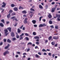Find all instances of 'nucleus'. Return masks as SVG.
Returning a JSON list of instances; mask_svg holds the SVG:
<instances>
[{
    "mask_svg": "<svg viewBox=\"0 0 60 60\" xmlns=\"http://www.w3.org/2000/svg\"><path fill=\"white\" fill-rule=\"evenodd\" d=\"M11 15V14H10V13H9V14L7 16V17L8 18V19H9V18H10V15Z\"/></svg>",
    "mask_w": 60,
    "mask_h": 60,
    "instance_id": "obj_16",
    "label": "nucleus"
},
{
    "mask_svg": "<svg viewBox=\"0 0 60 60\" xmlns=\"http://www.w3.org/2000/svg\"><path fill=\"white\" fill-rule=\"evenodd\" d=\"M44 55H47V53L46 52H44Z\"/></svg>",
    "mask_w": 60,
    "mask_h": 60,
    "instance_id": "obj_60",
    "label": "nucleus"
},
{
    "mask_svg": "<svg viewBox=\"0 0 60 60\" xmlns=\"http://www.w3.org/2000/svg\"><path fill=\"white\" fill-rule=\"evenodd\" d=\"M11 36L12 37H14L15 36V34L13 32H12L11 34Z\"/></svg>",
    "mask_w": 60,
    "mask_h": 60,
    "instance_id": "obj_8",
    "label": "nucleus"
},
{
    "mask_svg": "<svg viewBox=\"0 0 60 60\" xmlns=\"http://www.w3.org/2000/svg\"><path fill=\"white\" fill-rule=\"evenodd\" d=\"M58 26L56 25L55 26V29H58Z\"/></svg>",
    "mask_w": 60,
    "mask_h": 60,
    "instance_id": "obj_29",
    "label": "nucleus"
},
{
    "mask_svg": "<svg viewBox=\"0 0 60 60\" xmlns=\"http://www.w3.org/2000/svg\"><path fill=\"white\" fill-rule=\"evenodd\" d=\"M10 46V45L9 44H8V45L5 48V49H7L8 48H9V47Z\"/></svg>",
    "mask_w": 60,
    "mask_h": 60,
    "instance_id": "obj_14",
    "label": "nucleus"
},
{
    "mask_svg": "<svg viewBox=\"0 0 60 60\" xmlns=\"http://www.w3.org/2000/svg\"><path fill=\"white\" fill-rule=\"evenodd\" d=\"M0 26H1V27H4V24H3L2 23H0Z\"/></svg>",
    "mask_w": 60,
    "mask_h": 60,
    "instance_id": "obj_17",
    "label": "nucleus"
},
{
    "mask_svg": "<svg viewBox=\"0 0 60 60\" xmlns=\"http://www.w3.org/2000/svg\"><path fill=\"white\" fill-rule=\"evenodd\" d=\"M34 38L35 39H39V37L37 36H36L34 37Z\"/></svg>",
    "mask_w": 60,
    "mask_h": 60,
    "instance_id": "obj_18",
    "label": "nucleus"
},
{
    "mask_svg": "<svg viewBox=\"0 0 60 60\" xmlns=\"http://www.w3.org/2000/svg\"><path fill=\"white\" fill-rule=\"evenodd\" d=\"M55 56V55L54 54H52V56L53 57H54Z\"/></svg>",
    "mask_w": 60,
    "mask_h": 60,
    "instance_id": "obj_61",
    "label": "nucleus"
},
{
    "mask_svg": "<svg viewBox=\"0 0 60 60\" xmlns=\"http://www.w3.org/2000/svg\"><path fill=\"white\" fill-rule=\"evenodd\" d=\"M4 31L5 32V33H7V32H8V30H7V29H6Z\"/></svg>",
    "mask_w": 60,
    "mask_h": 60,
    "instance_id": "obj_25",
    "label": "nucleus"
},
{
    "mask_svg": "<svg viewBox=\"0 0 60 60\" xmlns=\"http://www.w3.org/2000/svg\"><path fill=\"white\" fill-rule=\"evenodd\" d=\"M17 54H20V52H17Z\"/></svg>",
    "mask_w": 60,
    "mask_h": 60,
    "instance_id": "obj_55",
    "label": "nucleus"
},
{
    "mask_svg": "<svg viewBox=\"0 0 60 60\" xmlns=\"http://www.w3.org/2000/svg\"><path fill=\"white\" fill-rule=\"evenodd\" d=\"M16 13L14 12H13L11 14V16H14L15 15Z\"/></svg>",
    "mask_w": 60,
    "mask_h": 60,
    "instance_id": "obj_23",
    "label": "nucleus"
},
{
    "mask_svg": "<svg viewBox=\"0 0 60 60\" xmlns=\"http://www.w3.org/2000/svg\"><path fill=\"white\" fill-rule=\"evenodd\" d=\"M28 19L27 18H25L23 22L24 24H27V23Z\"/></svg>",
    "mask_w": 60,
    "mask_h": 60,
    "instance_id": "obj_3",
    "label": "nucleus"
},
{
    "mask_svg": "<svg viewBox=\"0 0 60 60\" xmlns=\"http://www.w3.org/2000/svg\"><path fill=\"white\" fill-rule=\"evenodd\" d=\"M52 39V36H50L48 38V39L49 41L51 40V39Z\"/></svg>",
    "mask_w": 60,
    "mask_h": 60,
    "instance_id": "obj_19",
    "label": "nucleus"
},
{
    "mask_svg": "<svg viewBox=\"0 0 60 60\" xmlns=\"http://www.w3.org/2000/svg\"><path fill=\"white\" fill-rule=\"evenodd\" d=\"M55 8H53L52 9V12H54L55 11V10H56V7H57V6L58 5H55Z\"/></svg>",
    "mask_w": 60,
    "mask_h": 60,
    "instance_id": "obj_1",
    "label": "nucleus"
},
{
    "mask_svg": "<svg viewBox=\"0 0 60 60\" xmlns=\"http://www.w3.org/2000/svg\"><path fill=\"white\" fill-rule=\"evenodd\" d=\"M32 22L34 24H36V21L35 20H33Z\"/></svg>",
    "mask_w": 60,
    "mask_h": 60,
    "instance_id": "obj_11",
    "label": "nucleus"
},
{
    "mask_svg": "<svg viewBox=\"0 0 60 60\" xmlns=\"http://www.w3.org/2000/svg\"><path fill=\"white\" fill-rule=\"evenodd\" d=\"M16 38H13L12 39V41H15L16 40Z\"/></svg>",
    "mask_w": 60,
    "mask_h": 60,
    "instance_id": "obj_37",
    "label": "nucleus"
},
{
    "mask_svg": "<svg viewBox=\"0 0 60 60\" xmlns=\"http://www.w3.org/2000/svg\"><path fill=\"white\" fill-rule=\"evenodd\" d=\"M36 44H37L38 45L39 43V42H36Z\"/></svg>",
    "mask_w": 60,
    "mask_h": 60,
    "instance_id": "obj_48",
    "label": "nucleus"
},
{
    "mask_svg": "<svg viewBox=\"0 0 60 60\" xmlns=\"http://www.w3.org/2000/svg\"><path fill=\"white\" fill-rule=\"evenodd\" d=\"M7 54L5 52L4 53L3 55L4 56H5V55H6Z\"/></svg>",
    "mask_w": 60,
    "mask_h": 60,
    "instance_id": "obj_40",
    "label": "nucleus"
},
{
    "mask_svg": "<svg viewBox=\"0 0 60 60\" xmlns=\"http://www.w3.org/2000/svg\"><path fill=\"white\" fill-rule=\"evenodd\" d=\"M30 10L31 11H35L34 9L32 8H30Z\"/></svg>",
    "mask_w": 60,
    "mask_h": 60,
    "instance_id": "obj_27",
    "label": "nucleus"
},
{
    "mask_svg": "<svg viewBox=\"0 0 60 60\" xmlns=\"http://www.w3.org/2000/svg\"><path fill=\"white\" fill-rule=\"evenodd\" d=\"M35 56L36 57H39V56L36 54L35 55Z\"/></svg>",
    "mask_w": 60,
    "mask_h": 60,
    "instance_id": "obj_34",
    "label": "nucleus"
},
{
    "mask_svg": "<svg viewBox=\"0 0 60 60\" xmlns=\"http://www.w3.org/2000/svg\"><path fill=\"white\" fill-rule=\"evenodd\" d=\"M48 55L50 56H51V53L50 52L49 53Z\"/></svg>",
    "mask_w": 60,
    "mask_h": 60,
    "instance_id": "obj_44",
    "label": "nucleus"
},
{
    "mask_svg": "<svg viewBox=\"0 0 60 60\" xmlns=\"http://www.w3.org/2000/svg\"><path fill=\"white\" fill-rule=\"evenodd\" d=\"M42 20L43 21V22H45V21H46V19H43Z\"/></svg>",
    "mask_w": 60,
    "mask_h": 60,
    "instance_id": "obj_50",
    "label": "nucleus"
},
{
    "mask_svg": "<svg viewBox=\"0 0 60 60\" xmlns=\"http://www.w3.org/2000/svg\"><path fill=\"white\" fill-rule=\"evenodd\" d=\"M1 21L2 22H3V23H4V19H3L1 20Z\"/></svg>",
    "mask_w": 60,
    "mask_h": 60,
    "instance_id": "obj_32",
    "label": "nucleus"
},
{
    "mask_svg": "<svg viewBox=\"0 0 60 60\" xmlns=\"http://www.w3.org/2000/svg\"><path fill=\"white\" fill-rule=\"evenodd\" d=\"M42 51H44V52H46L47 51L46 50L44 49H43L42 50Z\"/></svg>",
    "mask_w": 60,
    "mask_h": 60,
    "instance_id": "obj_43",
    "label": "nucleus"
},
{
    "mask_svg": "<svg viewBox=\"0 0 60 60\" xmlns=\"http://www.w3.org/2000/svg\"><path fill=\"white\" fill-rule=\"evenodd\" d=\"M11 19H13V21H14V20H15V21H18V19H17V18H16V17L15 16H13L11 17Z\"/></svg>",
    "mask_w": 60,
    "mask_h": 60,
    "instance_id": "obj_2",
    "label": "nucleus"
},
{
    "mask_svg": "<svg viewBox=\"0 0 60 60\" xmlns=\"http://www.w3.org/2000/svg\"><path fill=\"white\" fill-rule=\"evenodd\" d=\"M33 34L34 35H36V33L35 32H34L33 33Z\"/></svg>",
    "mask_w": 60,
    "mask_h": 60,
    "instance_id": "obj_24",
    "label": "nucleus"
},
{
    "mask_svg": "<svg viewBox=\"0 0 60 60\" xmlns=\"http://www.w3.org/2000/svg\"><path fill=\"white\" fill-rule=\"evenodd\" d=\"M38 55H41V52H39L38 53Z\"/></svg>",
    "mask_w": 60,
    "mask_h": 60,
    "instance_id": "obj_42",
    "label": "nucleus"
},
{
    "mask_svg": "<svg viewBox=\"0 0 60 60\" xmlns=\"http://www.w3.org/2000/svg\"><path fill=\"white\" fill-rule=\"evenodd\" d=\"M50 27L51 28H54V26H53V25L51 26Z\"/></svg>",
    "mask_w": 60,
    "mask_h": 60,
    "instance_id": "obj_41",
    "label": "nucleus"
},
{
    "mask_svg": "<svg viewBox=\"0 0 60 60\" xmlns=\"http://www.w3.org/2000/svg\"><path fill=\"white\" fill-rule=\"evenodd\" d=\"M24 35V33H22L21 35L20 36V37H21L22 36H23V35Z\"/></svg>",
    "mask_w": 60,
    "mask_h": 60,
    "instance_id": "obj_49",
    "label": "nucleus"
},
{
    "mask_svg": "<svg viewBox=\"0 0 60 60\" xmlns=\"http://www.w3.org/2000/svg\"><path fill=\"white\" fill-rule=\"evenodd\" d=\"M5 52L6 54H9V52L8 51H7Z\"/></svg>",
    "mask_w": 60,
    "mask_h": 60,
    "instance_id": "obj_33",
    "label": "nucleus"
},
{
    "mask_svg": "<svg viewBox=\"0 0 60 60\" xmlns=\"http://www.w3.org/2000/svg\"><path fill=\"white\" fill-rule=\"evenodd\" d=\"M58 45V44L57 43V44H55L54 46H55V47H56Z\"/></svg>",
    "mask_w": 60,
    "mask_h": 60,
    "instance_id": "obj_47",
    "label": "nucleus"
},
{
    "mask_svg": "<svg viewBox=\"0 0 60 60\" xmlns=\"http://www.w3.org/2000/svg\"><path fill=\"white\" fill-rule=\"evenodd\" d=\"M25 35L26 36H28L29 35L27 33H25Z\"/></svg>",
    "mask_w": 60,
    "mask_h": 60,
    "instance_id": "obj_38",
    "label": "nucleus"
},
{
    "mask_svg": "<svg viewBox=\"0 0 60 60\" xmlns=\"http://www.w3.org/2000/svg\"><path fill=\"white\" fill-rule=\"evenodd\" d=\"M45 43H47L48 42V40H46L45 41Z\"/></svg>",
    "mask_w": 60,
    "mask_h": 60,
    "instance_id": "obj_45",
    "label": "nucleus"
},
{
    "mask_svg": "<svg viewBox=\"0 0 60 60\" xmlns=\"http://www.w3.org/2000/svg\"><path fill=\"white\" fill-rule=\"evenodd\" d=\"M7 42H8L9 43H11V41L9 39H8L7 40Z\"/></svg>",
    "mask_w": 60,
    "mask_h": 60,
    "instance_id": "obj_22",
    "label": "nucleus"
},
{
    "mask_svg": "<svg viewBox=\"0 0 60 60\" xmlns=\"http://www.w3.org/2000/svg\"><path fill=\"white\" fill-rule=\"evenodd\" d=\"M2 4L3 5H2L1 6V7L2 8H4V7H5V6H6V3H5L4 2H3Z\"/></svg>",
    "mask_w": 60,
    "mask_h": 60,
    "instance_id": "obj_7",
    "label": "nucleus"
},
{
    "mask_svg": "<svg viewBox=\"0 0 60 60\" xmlns=\"http://www.w3.org/2000/svg\"><path fill=\"white\" fill-rule=\"evenodd\" d=\"M23 55H26V53H24L23 54Z\"/></svg>",
    "mask_w": 60,
    "mask_h": 60,
    "instance_id": "obj_52",
    "label": "nucleus"
},
{
    "mask_svg": "<svg viewBox=\"0 0 60 60\" xmlns=\"http://www.w3.org/2000/svg\"><path fill=\"white\" fill-rule=\"evenodd\" d=\"M56 15L57 17V19L58 21H59L60 20V15H57L56 14Z\"/></svg>",
    "mask_w": 60,
    "mask_h": 60,
    "instance_id": "obj_4",
    "label": "nucleus"
},
{
    "mask_svg": "<svg viewBox=\"0 0 60 60\" xmlns=\"http://www.w3.org/2000/svg\"><path fill=\"white\" fill-rule=\"evenodd\" d=\"M39 7L40 9H43V7L41 5H39Z\"/></svg>",
    "mask_w": 60,
    "mask_h": 60,
    "instance_id": "obj_13",
    "label": "nucleus"
},
{
    "mask_svg": "<svg viewBox=\"0 0 60 60\" xmlns=\"http://www.w3.org/2000/svg\"><path fill=\"white\" fill-rule=\"evenodd\" d=\"M14 10L15 11H18V8L15 7L14 8Z\"/></svg>",
    "mask_w": 60,
    "mask_h": 60,
    "instance_id": "obj_10",
    "label": "nucleus"
},
{
    "mask_svg": "<svg viewBox=\"0 0 60 60\" xmlns=\"http://www.w3.org/2000/svg\"><path fill=\"white\" fill-rule=\"evenodd\" d=\"M30 59H31V58H29L28 59V60H30Z\"/></svg>",
    "mask_w": 60,
    "mask_h": 60,
    "instance_id": "obj_64",
    "label": "nucleus"
},
{
    "mask_svg": "<svg viewBox=\"0 0 60 60\" xmlns=\"http://www.w3.org/2000/svg\"><path fill=\"white\" fill-rule=\"evenodd\" d=\"M55 4V3L54 2H52V4Z\"/></svg>",
    "mask_w": 60,
    "mask_h": 60,
    "instance_id": "obj_59",
    "label": "nucleus"
},
{
    "mask_svg": "<svg viewBox=\"0 0 60 60\" xmlns=\"http://www.w3.org/2000/svg\"><path fill=\"white\" fill-rule=\"evenodd\" d=\"M3 45V42H1L0 43V45Z\"/></svg>",
    "mask_w": 60,
    "mask_h": 60,
    "instance_id": "obj_63",
    "label": "nucleus"
},
{
    "mask_svg": "<svg viewBox=\"0 0 60 60\" xmlns=\"http://www.w3.org/2000/svg\"><path fill=\"white\" fill-rule=\"evenodd\" d=\"M8 29V30L9 32H11V28L10 27H8L7 28Z\"/></svg>",
    "mask_w": 60,
    "mask_h": 60,
    "instance_id": "obj_12",
    "label": "nucleus"
},
{
    "mask_svg": "<svg viewBox=\"0 0 60 60\" xmlns=\"http://www.w3.org/2000/svg\"><path fill=\"white\" fill-rule=\"evenodd\" d=\"M38 46H35V49H38Z\"/></svg>",
    "mask_w": 60,
    "mask_h": 60,
    "instance_id": "obj_56",
    "label": "nucleus"
},
{
    "mask_svg": "<svg viewBox=\"0 0 60 60\" xmlns=\"http://www.w3.org/2000/svg\"><path fill=\"white\" fill-rule=\"evenodd\" d=\"M44 26H46V24L45 25V23H44L43 24H41L39 25V27H41Z\"/></svg>",
    "mask_w": 60,
    "mask_h": 60,
    "instance_id": "obj_5",
    "label": "nucleus"
},
{
    "mask_svg": "<svg viewBox=\"0 0 60 60\" xmlns=\"http://www.w3.org/2000/svg\"><path fill=\"white\" fill-rule=\"evenodd\" d=\"M23 25H22V26L20 27H19L21 29L22 28V27H23Z\"/></svg>",
    "mask_w": 60,
    "mask_h": 60,
    "instance_id": "obj_53",
    "label": "nucleus"
},
{
    "mask_svg": "<svg viewBox=\"0 0 60 60\" xmlns=\"http://www.w3.org/2000/svg\"><path fill=\"white\" fill-rule=\"evenodd\" d=\"M22 13H24L25 14H26V13L27 12L26 11L24 10V11H22Z\"/></svg>",
    "mask_w": 60,
    "mask_h": 60,
    "instance_id": "obj_15",
    "label": "nucleus"
},
{
    "mask_svg": "<svg viewBox=\"0 0 60 60\" xmlns=\"http://www.w3.org/2000/svg\"><path fill=\"white\" fill-rule=\"evenodd\" d=\"M16 57H19V55H16L15 56Z\"/></svg>",
    "mask_w": 60,
    "mask_h": 60,
    "instance_id": "obj_62",
    "label": "nucleus"
},
{
    "mask_svg": "<svg viewBox=\"0 0 60 60\" xmlns=\"http://www.w3.org/2000/svg\"><path fill=\"white\" fill-rule=\"evenodd\" d=\"M53 39H55V40H57V39H59V36H58L56 37V36H54L53 37Z\"/></svg>",
    "mask_w": 60,
    "mask_h": 60,
    "instance_id": "obj_6",
    "label": "nucleus"
},
{
    "mask_svg": "<svg viewBox=\"0 0 60 60\" xmlns=\"http://www.w3.org/2000/svg\"><path fill=\"white\" fill-rule=\"evenodd\" d=\"M49 22L50 24H52V22L51 21H49Z\"/></svg>",
    "mask_w": 60,
    "mask_h": 60,
    "instance_id": "obj_31",
    "label": "nucleus"
},
{
    "mask_svg": "<svg viewBox=\"0 0 60 60\" xmlns=\"http://www.w3.org/2000/svg\"><path fill=\"white\" fill-rule=\"evenodd\" d=\"M25 39H26V41H28L29 40V38L27 37H26Z\"/></svg>",
    "mask_w": 60,
    "mask_h": 60,
    "instance_id": "obj_39",
    "label": "nucleus"
},
{
    "mask_svg": "<svg viewBox=\"0 0 60 60\" xmlns=\"http://www.w3.org/2000/svg\"><path fill=\"white\" fill-rule=\"evenodd\" d=\"M30 50V48H28L27 49V52H28Z\"/></svg>",
    "mask_w": 60,
    "mask_h": 60,
    "instance_id": "obj_51",
    "label": "nucleus"
},
{
    "mask_svg": "<svg viewBox=\"0 0 60 60\" xmlns=\"http://www.w3.org/2000/svg\"><path fill=\"white\" fill-rule=\"evenodd\" d=\"M13 11L11 10H10V11H9V13H10V14H11V13H12Z\"/></svg>",
    "mask_w": 60,
    "mask_h": 60,
    "instance_id": "obj_30",
    "label": "nucleus"
},
{
    "mask_svg": "<svg viewBox=\"0 0 60 60\" xmlns=\"http://www.w3.org/2000/svg\"><path fill=\"white\" fill-rule=\"evenodd\" d=\"M51 44L52 45H54L55 44V42L54 41L52 42H51Z\"/></svg>",
    "mask_w": 60,
    "mask_h": 60,
    "instance_id": "obj_20",
    "label": "nucleus"
},
{
    "mask_svg": "<svg viewBox=\"0 0 60 60\" xmlns=\"http://www.w3.org/2000/svg\"><path fill=\"white\" fill-rule=\"evenodd\" d=\"M4 41L5 42H6V39H4Z\"/></svg>",
    "mask_w": 60,
    "mask_h": 60,
    "instance_id": "obj_57",
    "label": "nucleus"
},
{
    "mask_svg": "<svg viewBox=\"0 0 60 60\" xmlns=\"http://www.w3.org/2000/svg\"><path fill=\"white\" fill-rule=\"evenodd\" d=\"M18 33H20L21 32V30L19 29H18Z\"/></svg>",
    "mask_w": 60,
    "mask_h": 60,
    "instance_id": "obj_21",
    "label": "nucleus"
},
{
    "mask_svg": "<svg viewBox=\"0 0 60 60\" xmlns=\"http://www.w3.org/2000/svg\"><path fill=\"white\" fill-rule=\"evenodd\" d=\"M23 9V8H22V7H21V6H19V10H20V9Z\"/></svg>",
    "mask_w": 60,
    "mask_h": 60,
    "instance_id": "obj_28",
    "label": "nucleus"
},
{
    "mask_svg": "<svg viewBox=\"0 0 60 60\" xmlns=\"http://www.w3.org/2000/svg\"><path fill=\"white\" fill-rule=\"evenodd\" d=\"M23 39V37H21L20 38V40H22Z\"/></svg>",
    "mask_w": 60,
    "mask_h": 60,
    "instance_id": "obj_54",
    "label": "nucleus"
},
{
    "mask_svg": "<svg viewBox=\"0 0 60 60\" xmlns=\"http://www.w3.org/2000/svg\"><path fill=\"white\" fill-rule=\"evenodd\" d=\"M48 17L49 19H50L52 18V15H51L50 14H49L48 15Z\"/></svg>",
    "mask_w": 60,
    "mask_h": 60,
    "instance_id": "obj_9",
    "label": "nucleus"
},
{
    "mask_svg": "<svg viewBox=\"0 0 60 60\" xmlns=\"http://www.w3.org/2000/svg\"><path fill=\"white\" fill-rule=\"evenodd\" d=\"M42 18H43V17L42 16H41L40 17L39 19L40 21H41V19H42Z\"/></svg>",
    "mask_w": 60,
    "mask_h": 60,
    "instance_id": "obj_26",
    "label": "nucleus"
},
{
    "mask_svg": "<svg viewBox=\"0 0 60 60\" xmlns=\"http://www.w3.org/2000/svg\"><path fill=\"white\" fill-rule=\"evenodd\" d=\"M32 43L31 42H29L28 44V45H32Z\"/></svg>",
    "mask_w": 60,
    "mask_h": 60,
    "instance_id": "obj_36",
    "label": "nucleus"
},
{
    "mask_svg": "<svg viewBox=\"0 0 60 60\" xmlns=\"http://www.w3.org/2000/svg\"><path fill=\"white\" fill-rule=\"evenodd\" d=\"M34 27H36L37 26V25H34Z\"/></svg>",
    "mask_w": 60,
    "mask_h": 60,
    "instance_id": "obj_58",
    "label": "nucleus"
},
{
    "mask_svg": "<svg viewBox=\"0 0 60 60\" xmlns=\"http://www.w3.org/2000/svg\"><path fill=\"white\" fill-rule=\"evenodd\" d=\"M11 6L12 7H13L15 6V5H14L13 4H11Z\"/></svg>",
    "mask_w": 60,
    "mask_h": 60,
    "instance_id": "obj_35",
    "label": "nucleus"
},
{
    "mask_svg": "<svg viewBox=\"0 0 60 60\" xmlns=\"http://www.w3.org/2000/svg\"><path fill=\"white\" fill-rule=\"evenodd\" d=\"M16 37L17 38H19V35H16Z\"/></svg>",
    "mask_w": 60,
    "mask_h": 60,
    "instance_id": "obj_46",
    "label": "nucleus"
}]
</instances>
